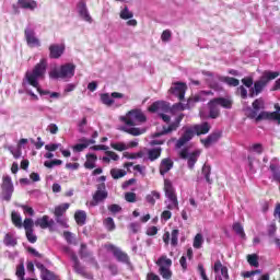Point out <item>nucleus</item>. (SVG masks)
<instances>
[{
  "label": "nucleus",
  "instance_id": "f257e3e1",
  "mask_svg": "<svg viewBox=\"0 0 280 280\" xmlns=\"http://www.w3.org/2000/svg\"><path fill=\"white\" fill-rule=\"evenodd\" d=\"M209 97H213V93L211 91H201L197 93L195 96L188 98L187 104L183 103H177L173 105V108H170V104L159 101L153 103L149 107L150 113H156L159 117L164 121L165 124H170L171 117L168 116L170 114L174 113L175 110H187V108H191L194 104L198 102H207Z\"/></svg>",
  "mask_w": 280,
  "mask_h": 280
},
{
  "label": "nucleus",
  "instance_id": "f03ea898",
  "mask_svg": "<svg viewBox=\"0 0 280 280\" xmlns=\"http://www.w3.org/2000/svg\"><path fill=\"white\" fill-rule=\"evenodd\" d=\"M45 73H47V59H40V61L35 65L32 71H27L25 74V82L37 90L39 95H49L52 100H58L60 93L49 92L40 89L39 80H45Z\"/></svg>",
  "mask_w": 280,
  "mask_h": 280
},
{
  "label": "nucleus",
  "instance_id": "7ed1b4c3",
  "mask_svg": "<svg viewBox=\"0 0 280 280\" xmlns=\"http://www.w3.org/2000/svg\"><path fill=\"white\" fill-rule=\"evenodd\" d=\"M119 119L125 124V126L120 127L122 132H127V135H131L132 137H140V135H144L145 128L135 127L141 126V124H145V121H148L145 114H143L141 109H131L125 116H120Z\"/></svg>",
  "mask_w": 280,
  "mask_h": 280
},
{
  "label": "nucleus",
  "instance_id": "20e7f679",
  "mask_svg": "<svg viewBox=\"0 0 280 280\" xmlns=\"http://www.w3.org/2000/svg\"><path fill=\"white\" fill-rule=\"evenodd\" d=\"M264 108H266V103L262 101V98L255 100V102L253 103V109L248 114V117H250V119H256V121H264L265 119H272L273 121H277V119H280L279 104L275 105L276 112H272V113L270 112L259 113V110H264Z\"/></svg>",
  "mask_w": 280,
  "mask_h": 280
},
{
  "label": "nucleus",
  "instance_id": "39448f33",
  "mask_svg": "<svg viewBox=\"0 0 280 280\" xmlns=\"http://www.w3.org/2000/svg\"><path fill=\"white\" fill-rule=\"evenodd\" d=\"M101 102L105 106L119 108L122 104L128 102V97L124 93L113 92V93H104L101 94Z\"/></svg>",
  "mask_w": 280,
  "mask_h": 280
},
{
  "label": "nucleus",
  "instance_id": "423d86ee",
  "mask_svg": "<svg viewBox=\"0 0 280 280\" xmlns=\"http://www.w3.org/2000/svg\"><path fill=\"white\" fill-rule=\"evenodd\" d=\"M183 117H185V115L179 114L175 118V121L171 122L167 127L164 126L161 132L154 133V139L150 142L151 145H163V143H165V140L159 139V137L163 135H170V132H174L178 130V127L180 126V121H183Z\"/></svg>",
  "mask_w": 280,
  "mask_h": 280
},
{
  "label": "nucleus",
  "instance_id": "0eeeda50",
  "mask_svg": "<svg viewBox=\"0 0 280 280\" xmlns=\"http://www.w3.org/2000/svg\"><path fill=\"white\" fill-rule=\"evenodd\" d=\"M164 191L166 196L165 205L166 209L170 211H174V209H178V197L176 196V189L172 185V182L164 180Z\"/></svg>",
  "mask_w": 280,
  "mask_h": 280
},
{
  "label": "nucleus",
  "instance_id": "6e6552de",
  "mask_svg": "<svg viewBox=\"0 0 280 280\" xmlns=\"http://www.w3.org/2000/svg\"><path fill=\"white\" fill-rule=\"evenodd\" d=\"M75 75V66L72 63H66L60 67V69H52L49 72V78L52 80H58L59 78L61 80H69Z\"/></svg>",
  "mask_w": 280,
  "mask_h": 280
},
{
  "label": "nucleus",
  "instance_id": "1a4fd4ad",
  "mask_svg": "<svg viewBox=\"0 0 280 280\" xmlns=\"http://www.w3.org/2000/svg\"><path fill=\"white\" fill-rule=\"evenodd\" d=\"M276 78H279V72L265 71L261 78L255 82L254 92H252L249 96L254 97L255 95H259V93H261L264 89H266V84H268L270 80H275Z\"/></svg>",
  "mask_w": 280,
  "mask_h": 280
},
{
  "label": "nucleus",
  "instance_id": "9d476101",
  "mask_svg": "<svg viewBox=\"0 0 280 280\" xmlns=\"http://www.w3.org/2000/svg\"><path fill=\"white\" fill-rule=\"evenodd\" d=\"M0 200L10 202L12 200V195L14 194V184L12 183V177L10 175H4L2 177Z\"/></svg>",
  "mask_w": 280,
  "mask_h": 280
},
{
  "label": "nucleus",
  "instance_id": "9b49d317",
  "mask_svg": "<svg viewBox=\"0 0 280 280\" xmlns=\"http://www.w3.org/2000/svg\"><path fill=\"white\" fill-rule=\"evenodd\" d=\"M159 267V272L162 279L170 280L172 279V259L167 258L165 255L161 256L156 261Z\"/></svg>",
  "mask_w": 280,
  "mask_h": 280
},
{
  "label": "nucleus",
  "instance_id": "f8f14e48",
  "mask_svg": "<svg viewBox=\"0 0 280 280\" xmlns=\"http://www.w3.org/2000/svg\"><path fill=\"white\" fill-rule=\"evenodd\" d=\"M201 151L200 150H195V151H189V149H183L179 152L180 159H184L188 163L189 170H194V166L198 162V159L200 158Z\"/></svg>",
  "mask_w": 280,
  "mask_h": 280
},
{
  "label": "nucleus",
  "instance_id": "ddd939ff",
  "mask_svg": "<svg viewBox=\"0 0 280 280\" xmlns=\"http://www.w3.org/2000/svg\"><path fill=\"white\" fill-rule=\"evenodd\" d=\"M24 36L26 40V45L31 48L40 47V39L36 37V32L32 26H27L24 31Z\"/></svg>",
  "mask_w": 280,
  "mask_h": 280
},
{
  "label": "nucleus",
  "instance_id": "4468645a",
  "mask_svg": "<svg viewBox=\"0 0 280 280\" xmlns=\"http://www.w3.org/2000/svg\"><path fill=\"white\" fill-rule=\"evenodd\" d=\"M203 75L210 89H213V91H220V89H222L219 83V82H222V79H221L222 77L209 71L203 72Z\"/></svg>",
  "mask_w": 280,
  "mask_h": 280
},
{
  "label": "nucleus",
  "instance_id": "2eb2a0df",
  "mask_svg": "<svg viewBox=\"0 0 280 280\" xmlns=\"http://www.w3.org/2000/svg\"><path fill=\"white\" fill-rule=\"evenodd\" d=\"M186 91H187V84H185L183 82H176L170 89V93L175 95V97H178V100L180 102H183L185 100Z\"/></svg>",
  "mask_w": 280,
  "mask_h": 280
},
{
  "label": "nucleus",
  "instance_id": "dca6fc26",
  "mask_svg": "<svg viewBox=\"0 0 280 280\" xmlns=\"http://www.w3.org/2000/svg\"><path fill=\"white\" fill-rule=\"evenodd\" d=\"M194 135H196V131H194V127L185 128L183 136L176 142V148H183V145L189 143V141L194 139Z\"/></svg>",
  "mask_w": 280,
  "mask_h": 280
},
{
  "label": "nucleus",
  "instance_id": "f3484780",
  "mask_svg": "<svg viewBox=\"0 0 280 280\" xmlns=\"http://www.w3.org/2000/svg\"><path fill=\"white\" fill-rule=\"evenodd\" d=\"M55 224L56 222L50 219L49 215H44L35 221V226H39L42 229H49L50 231L51 229H54Z\"/></svg>",
  "mask_w": 280,
  "mask_h": 280
},
{
  "label": "nucleus",
  "instance_id": "a211bd4d",
  "mask_svg": "<svg viewBox=\"0 0 280 280\" xmlns=\"http://www.w3.org/2000/svg\"><path fill=\"white\" fill-rule=\"evenodd\" d=\"M106 198H108V192L106 191V188L104 186L98 187L93 196L94 201L91 202L92 207H96L98 202H102V200H106Z\"/></svg>",
  "mask_w": 280,
  "mask_h": 280
},
{
  "label": "nucleus",
  "instance_id": "6ab92c4d",
  "mask_svg": "<svg viewBox=\"0 0 280 280\" xmlns=\"http://www.w3.org/2000/svg\"><path fill=\"white\" fill-rule=\"evenodd\" d=\"M36 268L40 270V277L43 280H60L58 276L45 268V265L37 262Z\"/></svg>",
  "mask_w": 280,
  "mask_h": 280
},
{
  "label": "nucleus",
  "instance_id": "aec40b11",
  "mask_svg": "<svg viewBox=\"0 0 280 280\" xmlns=\"http://www.w3.org/2000/svg\"><path fill=\"white\" fill-rule=\"evenodd\" d=\"M78 13L80 18L86 23H93V18H91V13H89V9L86 8V3L79 2L78 4Z\"/></svg>",
  "mask_w": 280,
  "mask_h": 280
},
{
  "label": "nucleus",
  "instance_id": "412c9836",
  "mask_svg": "<svg viewBox=\"0 0 280 280\" xmlns=\"http://www.w3.org/2000/svg\"><path fill=\"white\" fill-rule=\"evenodd\" d=\"M65 54V44H52L49 46L50 58L58 59Z\"/></svg>",
  "mask_w": 280,
  "mask_h": 280
},
{
  "label": "nucleus",
  "instance_id": "4be33fe9",
  "mask_svg": "<svg viewBox=\"0 0 280 280\" xmlns=\"http://www.w3.org/2000/svg\"><path fill=\"white\" fill-rule=\"evenodd\" d=\"M80 141H81V143H78L74 147H72L73 152H84V150H86V148H89V145L95 144L94 139L83 138Z\"/></svg>",
  "mask_w": 280,
  "mask_h": 280
},
{
  "label": "nucleus",
  "instance_id": "5701e85b",
  "mask_svg": "<svg viewBox=\"0 0 280 280\" xmlns=\"http://www.w3.org/2000/svg\"><path fill=\"white\" fill-rule=\"evenodd\" d=\"M109 249L112 250L114 257H116V259L118 261H121L122 264H128L129 258H128V254L124 253L121 249L110 245Z\"/></svg>",
  "mask_w": 280,
  "mask_h": 280
},
{
  "label": "nucleus",
  "instance_id": "b1692460",
  "mask_svg": "<svg viewBox=\"0 0 280 280\" xmlns=\"http://www.w3.org/2000/svg\"><path fill=\"white\" fill-rule=\"evenodd\" d=\"M18 5L22 10H31V11H34L36 10V8H38V3L34 0H19Z\"/></svg>",
  "mask_w": 280,
  "mask_h": 280
},
{
  "label": "nucleus",
  "instance_id": "393cba45",
  "mask_svg": "<svg viewBox=\"0 0 280 280\" xmlns=\"http://www.w3.org/2000/svg\"><path fill=\"white\" fill-rule=\"evenodd\" d=\"M192 130L195 131V133L200 137V135H207L209 133V130H211V125H209V122H202L199 125H195L192 127Z\"/></svg>",
  "mask_w": 280,
  "mask_h": 280
},
{
  "label": "nucleus",
  "instance_id": "a878e982",
  "mask_svg": "<svg viewBox=\"0 0 280 280\" xmlns=\"http://www.w3.org/2000/svg\"><path fill=\"white\" fill-rule=\"evenodd\" d=\"M208 106L210 108V118L218 119V117H220V106L218 105V103L214 100H211L208 103Z\"/></svg>",
  "mask_w": 280,
  "mask_h": 280
},
{
  "label": "nucleus",
  "instance_id": "bb28decb",
  "mask_svg": "<svg viewBox=\"0 0 280 280\" xmlns=\"http://www.w3.org/2000/svg\"><path fill=\"white\" fill-rule=\"evenodd\" d=\"M72 259L74 261V271L77 275H80L81 277H85L86 279L91 278V275L86 273V269L80 265V261H78V256H72Z\"/></svg>",
  "mask_w": 280,
  "mask_h": 280
},
{
  "label": "nucleus",
  "instance_id": "cd10ccee",
  "mask_svg": "<svg viewBox=\"0 0 280 280\" xmlns=\"http://www.w3.org/2000/svg\"><path fill=\"white\" fill-rule=\"evenodd\" d=\"M85 163H84V167L85 170H95V163H97V155H95L94 153H88L85 155Z\"/></svg>",
  "mask_w": 280,
  "mask_h": 280
},
{
  "label": "nucleus",
  "instance_id": "c85d7f7f",
  "mask_svg": "<svg viewBox=\"0 0 280 280\" xmlns=\"http://www.w3.org/2000/svg\"><path fill=\"white\" fill-rule=\"evenodd\" d=\"M217 105L221 106V108H232L233 107V100L231 97H217L213 98Z\"/></svg>",
  "mask_w": 280,
  "mask_h": 280
},
{
  "label": "nucleus",
  "instance_id": "c756f323",
  "mask_svg": "<svg viewBox=\"0 0 280 280\" xmlns=\"http://www.w3.org/2000/svg\"><path fill=\"white\" fill-rule=\"evenodd\" d=\"M220 137H221L220 132L211 133L210 136H208V138L201 140V143L205 145V148H210V145H213V143H217Z\"/></svg>",
  "mask_w": 280,
  "mask_h": 280
},
{
  "label": "nucleus",
  "instance_id": "7c9ffc66",
  "mask_svg": "<svg viewBox=\"0 0 280 280\" xmlns=\"http://www.w3.org/2000/svg\"><path fill=\"white\" fill-rule=\"evenodd\" d=\"M173 166H174V163L172 162V160L170 159L162 160L160 165V174L162 176H165V174H167V172H170V170H172Z\"/></svg>",
  "mask_w": 280,
  "mask_h": 280
},
{
  "label": "nucleus",
  "instance_id": "2f4dec72",
  "mask_svg": "<svg viewBox=\"0 0 280 280\" xmlns=\"http://www.w3.org/2000/svg\"><path fill=\"white\" fill-rule=\"evenodd\" d=\"M74 220L79 226H84L86 224V212L84 210H78L74 213Z\"/></svg>",
  "mask_w": 280,
  "mask_h": 280
},
{
  "label": "nucleus",
  "instance_id": "473e14b6",
  "mask_svg": "<svg viewBox=\"0 0 280 280\" xmlns=\"http://www.w3.org/2000/svg\"><path fill=\"white\" fill-rule=\"evenodd\" d=\"M161 199V192L153 190L150 194L147 195L145 200L149 205H152V207H154V205H156V201Z\"/></svg>",
  "mask_w": 280,
  "mask_h": 280
},
{
  "label": "nucleus",
  "instance_id": "72a5a7b5",
  "mask_svg": "<svg viewBox=\"0 0 280 280\" xmlns=\"http://www.w3.org/2000/svg\"><path fill=\"white\" fill-rule=\"evenodd\" d=\"M4 246H11L14 247L16 244H19V241L16 240V236L12 233H7L3 238Z\"/></svg>",
  "mask_w": 280,
  "mask_h": 280
},
{
  "label": "nucleus",
  "instance_id": "f704fd0d",
  "mask_svg": "<svg viewBox=\"0 0 280 280\" xmlns=\"http://www.w3.org/2000/svg\"><path fill=\"white\" fill-rule=\"evenodd\" d=\"M11 220L16 229H23V219L21 218V213L13 211L11 213Z\"/></svg>",
  "mask_w": 280,
  "mask_h": 280
},
{
  "label": "nucleus",
  "instance_id": "c9c22d12",
  "mask_svg": "<svg viewBox=\"0 0 280 280\" xmlns=\"http://www.w3.org/2000/svg\"><path fill=\"white\" fill-rule=\"evenodd\" d=\"M161 152H162V149L160 147L154 149H149L147 150L148 159L151 161H156V159L161 156Z\"/></svg>",
  "mask_w": 280,
  "mask_h": 280
},
{
  "label": "nucleus",
  "instance_id": "e433bc0d",
  "mask_svg": "<svg viewBox=\"0 0 280 280\" xmlns=\"http://www.w3.org/2000/svg\"><path fill=\"white\" fill-rule=\"evenodd\" d=\"M203 244H205V236H202L201 233L196 234L192 241V247L196 248L197 250H200Z\"/></svg>",
  "mask_w": 280,
  "mask_h": 280
},
{
  "label": "nucleus",
  "instance_id": "4c0bfd02",
  "mask_svg": "<svg viewBox=\"0 0 280 280\" xmlns=\"http://www.w3.org/2000/svg\"><path fill=\"white\" fill-rule=\"evenodd\" d=\"M69 203H61L55 208V217H62L67 213V209H69Z\"/></svg>",
  "mask_w": 280,
  "mask_h": 280
},
{
  "label": "nucleus",
  "instance_id": "58836bf2",
  "mask_svg": "<svg viewBox=\"0 0 280 280\" xmlns=\"http://www.w3.org/2000/svg\"><path fill=\"white\" fill-rule=\"evenodd\" d=\"M120 19H122L124 21H128L129 19H132V16H135V14L132 13V11H130V9H128L126 5L124 8L120 9V14H119Z\"/></svg>",
  "mask_w": 280,
  "mask_h": 280
},
{
  "label": "nucleus",
  "instance_id": "ea45409f",
  "mask_svg": "<svg viewBox=\"0 0 280 280\" xmlns=\"http://www.w3.org/2000/svg\"><path fill=\"white\" fill-rule=\"evenodd\" d=\"M221 82H224L229 86H240V80L232 77H221Z\"/></svg>",
  "mask_w": 280,
  "mask_h": 280
},
{
  "label": "nucleus",
  "instance_id": "a19ab883",
  "mask_svg": "<svg viewBox=\"0 0 280 280\" xmlns=\"http://www.w3.org/2000/svg\"><path fill=\"white\" fill-rule=\"evenodd\" d=\"M110 174H112V177L115 178V180H117L119 178H124V176H126L127 172L121 168H113L110 171Z\"/></svg>",
  "mask_w": 280,
  "mask_h": 280
},
{
  "label": "nucleus",
  "instance_id": "79ce46f5",
  "mask_svg": "<svg viewBox=\"0 0 280 280\" xmlns=\"http://www.w3.org/2000/svg\"><path fill=\"white\" fill-rule=\"evenodd\" d=\"M22 226L25 232L34 231V220H32V218H25L24 222L22 223Z\"/></svg>",
  "mask_w": 280,
  "mask_h": 280
},
{
  "label": "nucleus",
  "instance_id": "37998d69",
  "mask_svg": "<svg viewBox=\"0 0 280 280\" xmlns=\"http://www.w3.org/2000/svg\"><path fill=\"white\" fill-rule=\"evenodd\" d=\"M143 151H140L138 153H130V152H124L122 156L124 159H130V160H135V159H143Z\"/></svg>",
  "mask_w": 280,
  "mask_h": 280
},
{
  "label": "nucleus",
  "instance_id": "c03bdc74",
  "mask_svg": "<svg viewBox=\"0 0 280 280\" xmlns=\"http://www.w3.org/2000/svg\"><path fill=\"white\" fill-rule=\"evenodd\" d=\"M110 147L113 148V150H117V152H124L128 150V145L126 144V142H113Z\"/></svg>",
  "mask_w": 280,
  "mask_h": 280
},
{
  "label": "nucleus",
  "instance_id": "a18cd8bd",
  "mask_svg": "<svg viewBox=\"0 0 280 280\" xmlns=\"http://www.w3.org/2000/svg\"><path fill=\"white\" fill-rule=\"evenodd\" d=\"M15 276L19 280L25 279V266L23 265V262L16 266Z\"/></svg>",
  "mask_w": 280,
  "mask_h": 280
},
{
  "label": "nucleus",
  "instance_id": "49530a36",
  "mask_svg": "<svg viewBox=\"0 0 280 280\" xmlns=\"http://www.w3.org/2000/svg\"><path fill=\"white\" fill-rule=\"evenodd\" d=\"M247 261L249 266H254V268H259V258L256 254H252L247 256Z\"/></svg>",
  "mask_w": 280,
  "mask_h": 280
},
{
  "label": "nucleus",
  "instance_id": "de8ad7c7",
  "mask_svg": "<svg viewBox=\"0 0 280 280\" xmlns=\"http://www.w3.org/2000/svg\"><path fill=\"white\" fill-rule=\"evenodd\" d=\"M249 152L253 154H261L264 152V145L261 143H255L249 147Z\"/></svg>",
  "mask_w": 280,
  "mask_h": 280
},
{
  "label": "nucleus",
  "instance_id": "09e8293b",
  "mask_svg": "<svg viewBox=\"0 0 280 280\" xmlns=\"http://www.w3.org/2000/svg\"><path fill=\"white\" fill-rule=\"evenodd\" d=\"M233 231L236 233V235H240V237H246V233H244V226H242V224L234 223Z\"/></svg>",
  "mask_w": 280,
  "mask_h": 280
},
{
  "label": "nucleus",
  "instance_id": "8fccbe9b",
  "mask_svg": "<svg viewBox=\"0 0 280 280\" xmlns=\"http://www.w3.org/2000/svg\"><path fill=\"white\" fill-rule=\"evenodd\" d=\"M202 175L205 176L207 183L211 184V166L205 164L202 167Z\"/></svg>",
  "mask_w": 280,
  "mask_h": 280
},
{
  "label": "nucleus",
  "instance_id": "3c124183",
  "mask_svg": "<svg viewBox=\"0 0 280 280\" xmlns=\"http://www.w3.org/2000/svg\"><path fill=\"white\" fill-rule=\"evenodd\" d=\"M104 226L107 229V231H115V221L113 218L108 217L103 221Z\"/></svg>",
  "mask_w": 280,
  "mask_h": 280
},
{
  "label": "nucleus",
  "instance_id": "603ef678",
  "mask_svg": "<svg viewBox=\"0 0 280 280\" xmlns=\"http://www.w3.org/2000/svg\"><path fill=\"white\" fill-rule=\"evenodd\" d=\"M26 238L31 244H36L38 237L34 234V230L26 231Z\"/></svg>",
  "mask_w": 280,
  "mask_h": 280
},
{
  "label": "nucleus",
  "instance_id": "864d4df0",
  "mask_svg": "<svg viewBox=\"0 0 280 280\" xmlns=\"http://www.w3.org/2000/svg\"><path fill=\"white\" fill-rule=\"evenodd\" d=\"M61 148V143H49L45 145V150H47L48 152H56V150H60Z\"/></svg>",
  "mask_w": 280,
  "mask_h": 280
},
{
  "label": "nucleus",
  "instance_id": "5fc2aeb1",
  "mask_svg": "<svg viewBox=\"0 0 280 280\" xmlns=\"http://www.w3.org/2000/svg\"><path fill=\"white\" fill-rule=\"evenodd\" d=\"M178 230H173L171 233V244L172 246H178Z\"/></svg>",
  "mask_w": 280,
  "mask_h": 280
},
{
  "label": "nucleus",
  "instance_id": "6e6d98bb",
  "mask_svg": "<svg viewBox=\"0 0 280 280\" xmlns=\"http://www.w3.org/2000/svg\"><path fill=\"white\" fill-rule=\"evenodd\" d=\"M24 215H31L33 217L34 215V208L30 207V206H25V205H22L20 206Z\"/></svg>",
  "mask_w": 280,
  "mask_h": 280
},
{
  "label": "nucleus",
  "instance_id": "4d7b16f0",
  "mask_svg": "<svg viewBox=\"0 0 280 280\" xmlns=\"http://www.w3.org/2000/svg\"><path fill=\"white\" fill-rule=\"evenodd\" d=\"M56 218V222L58 223V224H60L61 226H63V229H69V223H67L68 222V220H67V218H65V217H55Z\"/></svg>",
  "mask_w": 280,
  "mask_h": 280
},
{
  "label": "nucleus",
  "instance_id": "13d9d810",
  "mask_svg": "<svg viewBox=\"0 0 280 280\" xmlns=\"http://www.w3.org/2000/svg\"><path fill=\"white\" fill-rule=\"evenodd\" d=\"M9 152L14 156V159H21L22 153L20 148L9 147Z\"/></svg>",
  "mask_w": 280,
  "mask_h": 280
},
{
  "label": "nucleus",
  "instance_id": "bf43d9fd",
  "mask_svg": "<svg viewBox=\"0 0 280 280\" xmlns=\"http://www.w3.org/2000/svg\"><path fill=\"white\" fill-rule=\"evenodd\" d=\"M125 200L127 202H137V194H135V192H126L125 194Z\"/></svg>",
  "mask_w": 280,
  "mask_h": 280
},
{
  "label": "nucleus",
  "instance_id": "052dcab7",
  "mask_svg": "<svg viewBox=\"0 0 280 280\" xmlns=\"http://www.w3.org/2000/svg\"><path fill=\"white\" fill-rule=\"evenodd\" d=\"M237 94L241 95L243 100H246L248 97V91L246 90V88H244V85L237 88Z\"/></svg>",
  "mask_w": 280,
  "mask_h": 280
},
{
  "label": "nucleus",
  "instance_id": "680f3d73",
  "mask_svg": "<svg viewBox=\"0 0 280 280\" xmlns=\"http://www.w3.org/2000/svg\"><path fill=\"white\" fill-rule=\"evenodd\" d=\"M108 211H110V213H119L121 211V208L119 205L114 203L108 206Z\"/></svg>",
  "mask_w": 280,
  "mask_h": 280
},
{
  "label": "nucleus",
  "instance_id": "e2e57ef3",
  "mask_svg": "<svg viewBox=\"0 0 280 280\" xmlns=\"http://www.w3.org/2000/svg\"><path fill=\"white\" fill-rule=\"evenodd\" d=\"M162 40L164 43H167V40H170V38H172V32L170 30H166L162 33V36H161Z\"/></svg>",
  "mask_w": 280,
  "mask_h": 280
},
{
  "label": "nucleus",
  "instance_id": "0e129e2a",
  "mask_svg": "<svg viewBox=\"0 0 280 280\" xmlns=\"http://www.w3.org/2000/svg\"><path fill=\"white\" fill-rule=\"evenodd\" d=\"M106 156H109V161H119V155L113 151H106Z\"/></svg>",
  "mask_w": 280,
  "mask_h": 280
},
{
  "label": "nucleus",
  "instance_id": "69168bd1",
  "mask_svg": "<svg viewBox=\"0 0 280 280\" xmlns=\"http://www.w3.org/2000/svg\"><path fill=\"white\" fill-rule=\"evenodd\" d=\"M198 270L202 280H209V277H207V272L205 271V267H202V265L198 266Z\"/></svg>",
  "mask_w": 280,
  "mask_h": 280
},
{
  "label": "nucleus",
  "instance_id": "338daca9",
  "mask_svg": "<svg viewBox=\"0 0 280 280\" xmlns=\"http://www.w3.org/2000/svg\"><path fill=\"white\" fill-rule=\"evenodd\" d=\"M129 229L133 233H139V229H141V225L137 222H133V223H130Z\"/></svg>",
  "mask_w": 280,
  "mask_h": 280
},
{
  "label": "nucleus",
  "instance_id": "774afa93",
  "mask_svg": "<svg viewBox=\"0 0 280 280\" xmlns=\"http://www.w3.org/2000/svg\"><path fill=\"white\" fill-rule=\"evenodd\" d=\"M242 82L247 89H250V86H253V80L250 78H245L242 80Z\"/></svg>",
  "mask_w": 280,
  "mask_h": 280
}]
</instances>
